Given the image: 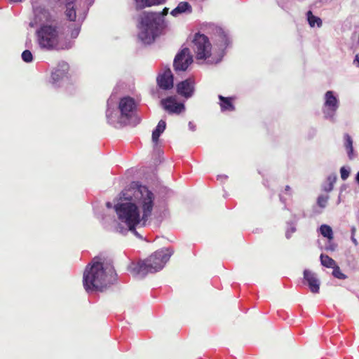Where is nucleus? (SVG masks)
Listing matches in <instances>:
<instances>
[{
    "label": "nucleus",
    "instance_id": "32",
    "mask_svg": "<svg viewBox=\"0 0 359 359\" xmlns=\"http://www.w3.org/2000/svg\"><path fill=\"white\" fill-rule=\"evenodd\" d=\"M315 22H316V25L318 27H320L322 26L323 22L320 18L316 16Z\"/></svg>",
    "mask_w": 359,
    "mask_h": 359
},
{
    "label": "nucleus",
    "instance_id": "5",
    "mask_svg": "<svg viewBox=\"0 0 359 359\" xmlns=\"http://www.w3.org/2000/svg\"><path fill=\"white\" fill-rule=\"evenodd\" d=\"M38 42L41 48L56 49L59 43L57 28L51 25H43L36 32Z\"/></svg>",
    "mask_w": 359,
    "mask_h": 359
},
{
    "label": "nucleus",
    "instance_id": "4",
    "mask_svg": "<svg viewBox=\"0 0 359 359\" xmlns=\"http://www.w3.org/2000/svg\"><path fill=\"white\" fill-rule=\"evenodd\" d=\"M171 255L172 252L168 248L156 250L147 258L140 261L134 267L131 268V273L134 276L140 277H144L149 273H156L164 267Z\"/></svg>",
    "mask_w": 359,
    "mask_h": 359
},
{
    "label": "nucleus",
    "instance_id": "37",
    "mask_svg": "<svg viewBox=\"0 0 359 359\" xmlns=\"http://www.w3.org/2000/svg\"><path fill=\"white\" fill-rule=\"evenodd\" d=\"M355 231H356V229H355V227H353V228L351 229V233H352V236H354V233H355Z\"/></svg>",
    "mask_w": 359,
    "mask_h": 359
},
{
    "label": "nucleus",
    "instance_id": "17",
    "mask_svg": "<svg viewBox=\"0 0 359 359\" xmlns=\"http://www.w3.org/2000/svg\"><path fill=\"white\" fill-rule=\"evenodd\" d=\"M337 175L332 173L327 176L326 181L321 185V189L326 193H329L332 191L334 188V184L337 180Z\"/></svg>",
    "mask_w": 359,
    "mask_h": 359
},
{
    "label": "nucleus",
    "instance_id": "38",
    "mask_svg": "<svg viewBox=\"0 0 359 359\" xmlns=\"http://www.w3.org/2000/svg\"><path fill=\"white\" fill-rule=\"evenodd\" d=\"M285 191H286V192L290 191V186L287 185V186L285 187Z\"/></svg>",
    "mask_w": 359,
    "mask_h": 359
},
{
    "label": "nucleus",
    "instance_id": "29",
    "mask_svg": "<svg viewBox=\"0 0 359 359\" xmlns=\"http://www.w3.org/2000/svg\"><path fill=\"white\" fill-rule=\"evenodd\" d=\"M308 22L311 27H314V15L311 11H309L307 13Z\"/></svg>",
    "mask_w": 359,
    "mask_h": 359
},
{
    "label": "nucleus",
    "instance_id": "12",
    "mask_svg": "<svg viewBox=\"0 0 359 359\" xmlns=\"http://www.w3.org/2000/svg\"><path fill=\"white\" fill-rule=\"evenodd\" d=\"M318 231L327 240L325 245V250L327 251H334L337 248V245L333 243L334 233L332 227L327 224H322L319 227Z\"/></svg>",
    "mask_w": 359,
    "mask_h": 359
},
{
    "label": "nucleus",
    "instance_id": "15",
    "mask_svg": "<svg viewBox=\"0 0 359 359\" xmlns=\"http://www.w3.org/2000/svg\"><path fill=\"white\" fill-rule=\"evenodd\" d=\"M219 100H220V107L222 111H232L235 110V107L233 104V97H224L222 95L218 96Z\"/></svg>",
    "mask_w": 359,
    "mask_h": 359
},
{
    "label": "nucleus",
    "instance_id": "24",
    "mask_svg": "<svg viewBox=\"0 0 359 359\" xmlns=\"http://www.w3.org/2000/svg\"><path fill=\"white\" fill-rule=\"evenodd\" d=\"M321 264L327 268H334L337 264L335 261L328 255L322 254L320 255Z\"/></svg>",
    "mask_w": 359,
    "mask_h": 359
},
{
    "label": "nucleus",
    "instance_id": "10",
    "mask_svg": "<svg viewBox=\"0 0 359 359\" xmlns=\"http://www.w3.org/2000/svg\"><path fill=\"white\" fill-rule=\"evenodd\" d=\"M161 104L169 114H180L185 109L183 103H178L176 97L170 96L161 100Z\"/></svg>",
    "mask_w": 359,
    "mask_h": 359
},
{
    "label": "nucleus",
    "instance_id": "31",
    "mask_svg": "<svg viewBox=\"0 0 359 359\" xmlns=\"http://www.w3.org/2000/svg\"><path fill=\"white\" fill-rule=\"evenodd\" d=\"M35 13L37 15L39 13H43L46 18H48V13L44 8H36L34 9Z\"/></svg>",
    "mask_w": 359,
    "mask_h": 359
},
{
    "label": "nucleus",
    "instance_id": "28",
    "mask_svg": "<svg viewBox=\"0 0 359 359\" xmlns=\"http://www.w3.org/2000/svg\"><path fill=\"white\" fill-rule=\"evenodd\" d=\"M341 178L342 180H346L349 177L350 168H346L343 166L340 168Z\"/></svg>",
    "mask_w": 359,
    "mask_h": 359
},
{
    "label": "nucleus",
    "instance_id": "16",
    "mask_svg": "<svg viewBox=\"0 0 359 359\" xmlns=\"http://www.w3.org/2000/svg\"><path fill=\"white\" fill-rule=\"evenodd\" d=\"M303 274L302 284L308 285L311 292H314V273L311 270L305 269Z\"/></svg>",
    "mask_w": 359,
    "mask_h": 359
},
{
    "label": "nucleus",
    "instance_id": "35",
    "mask_svg": "<svg viewBox=\"0 0 359 359\" xmlns=\"http://www.w3.org/2000/svg\"><path fill=\"white\" fill-rule=\"evenodd\" d=\"M351 241L356 245L358 244L357 240L355 238L354 236H351Z\"/></svg>",
    "mask_w": 359,
    "mask_h": 359
},
{
    "label": "nucleus",
    "instance_id": "36",
    "mask_svg": "<svg viewBox=\"0 0 359 359\" xmlns=\"http://www.w3.org/2000/svg\"><path fill=\"white\" fill-rule=\"evenodd\" d=\"M315 286H316V293L318 292V289H319V283H318V281H317L316 279Z\"/></svg>",
    "mask_w": 359,
    "mask_h": 359
},
{
    "label": "nucleus",
    "instance_id": "40",
    "mask_svg": "<svg viewBox=\"0 0 359 359\" xmlns=\"http://www.w3.org/2000/svg\"><path fill=\"white\" fill-rule=\"evenodd\" d=\"M106 205H107V206L108 208H111V204L109 202L107 203V204H106Z\"/></svg>",
    "mask_w": 359,
    "mask_h": 359
},
{
    "label": "nucleus",
    "instance_id": "19",
    "mask_svg": "<svg viewBox=\"0 0 359 359\" xmlns=\"http://www.w3.org/2000/svg\"><path fill=\"white\" fill-rule=\"evenodd\" d=\"M186 11L191 12V6L187 1L180 2L177 6L171 11V15L177 16L179 14L183 13Z\"/></svg>",
    "mask_w": 359,
    "mask_h": 359
},
{
    "label": "nucleus",
    "instance_id": "18",
    "mask_svg": "<svg viewBox=\"0 0 359 359\" xmlns=\"http://www.w3.org/2000/svg\"><path fill=\"white\" fill-rule=\"evenodd\" d=\"M137 9H142L154 5L163 4L165 0H135Z\"/></svg>",
    "mask_w": 359,
    "mask_h": 359
},
{
    "label": "nucleus",
    "instance_id": "22",
    "mask_svg": "<svg viewBox=\"0 0 359 359\" xmlns=\"http://www.w3.org/2000/svg\"><path fill=\"white\" fill-rule=\"evenodd\" d=\"M165 127V121L163 120H161L158 122L156 129L152 133V140L154 142L157 143L161 134L164 132Z\"/></svg>",
    "mask_w": 359,
    "mask_h": 359
},
{
    "label": "nucleus",
    "instance_id": "7",
    "mask_svg": "<svg viewBox=\"0 0 359 359\" xmlns=\"http://www.w3.org/2000/svg\"><path fill=\"white\" fill-rule=\"evenodd\" d=\"M193 62L192 56L188 48H184L177 54L174 59V69L177 71H186L189 65Z\"/></svg>",
    "mask_w": 359,
    "mask_h": 359
},
{
    "label": "nucleus",
    "instance_id": "26",
    "mask_svg": "<svg viewBox=\"0 0 359 359\" xmlns=\"http://www.w3.org/2000/svg\"><path fill=\"white\" fill-rule=\"evenodd\" d=\"M296 231V227L292 223H288L287 224V229L285 231V236L287 239L291 238L293 233Z\"/></svg>",
    "mask_w": 359,
    "mask_h": 359
},
{
    "label": "nucleus",
    "instance_id": "6",
    "mask_svg": "<svg viewBox=\"0 0 359 359\" xmlns=\"http://www.w3.org/2000/svg\"><path fill=\"white\" fill-rule=\"evenodd\" d=\"M193 50L197 60H207L211 57L212 45L204 34H196L193 39Z\"/></svg>",
    "mask_w": 359,
    "mask_h": 359
},
{
    "label": "nucleus",
    "instance_id": "27",
    "mask_svg": "<svg viewBox=\"0 0 359 359\" xmlns=\"http://www.w3.org/2000/svg\"><path fill=\"white\" fill-rule=\"evenodd\" d=\"M22 59L25 62H30L33 60L32 53L29 50H25L22 53Z\"/></svg>",
    "mask_w": 359,
    "mask_h": 359
},
{
    "label": "nucleus",
    "instance_id": "34",
    "mask_svg": "<svg viewBox=\"0 0 359 359\" xmlns=\"http://www.w3.org/2000/svg\"><path fill=\"white\" fill-rule=\"evenodd\" d=\"M219 37H221V39L224 41V46H226L228 44V39L226 36H219Z\"/></svg>",
    "mask_w": 359,
    "mask_h": 359
},
{
    "label": "nucleus",
    "instance_id": "1",
    "mask_svg": "<svg viewBox=\"0 0 359 359\" xmlns=\"http://www.w3.org/2000/svg\"><path fill=\"white\" fill-rule=\"evenodd\" d=\"M135 197L142 210L140 217L138 207L133 203H124L114 206L118 219L126 224L130 231H135L138 224L145 226L147 220L151 215L154 207V195L145 186H140L135 191Z\"/></svg>",
    "mask_w": 359,
    "mask_h": 359
},
{
    "label": "nucleus",
    "instance_id": "23",
    "mask_svg": "<svg viewBox=\"0 0 359 359\" xmlns=\"http://www.w3.org/2000/svg\"><path fill=\"white\" fill-rule=\"evenodd\" d=\"M67 1V9L65 11V15L67 19L70 21H75L76 18V10L72 6L73 2H70L69 1Z\"/></svg>",
    "mask_w": 359,
    "mask_h": 359
},
{
    "label": "nucleus",
    "instance_id": "2",
    "mask_svg": "<svg viewBox=\"0 0 359 359\" xmlns=\"http://www.w3.org/2000/svg\"><path fill=\"white\" fill-rule=\"evenodd\" d=\"M114 270L111 266L104 267L102 262H93L84 271L83 284L86 292H104L111 284Z\"/></svg>",
    "mask_w": 359,
    "mask_h": 359
},
{
    "label": "nucleus",
    "instance_id": "39",
    "mask_svg": "<svg viewBox=\"0 0 359 359\" xmlns=\"http://www.w3.org/2000/svg\"><path fill=\"white\" fill-rule=\"evenodd\" d=\"M11 1H13V2H21L22 0H10Z\"/></svg>",
    "mask_w": 359,
    "mask_h": 359
},
{
    "label": "nucleus",
    "instance_id": "42",
    "mask_svg": "<svg viewBox=\"0 0 359 359\" xmlns=\"http://www.w3.org/2000/svg\"><path fill=\"white\" fill-rule=\"evenodd\" d=\"M340 201H341V199H340V196H339V199H338V203H337L339 204V203H340Z\"/></svg>",
    "mask_w": 359,
    "mask_h": 359
},
{
    "label": "nucleus",
    "instance_id": "9",
    "mask_svg": "<svg viewBox=\"0 0 359 359\" xmlns=\"http://www.w3.org/2000/svg\"><path fill=\"white\" fill-rule=\"evenodd\" d=\"M325 109L324 116L326 118L334 121L336 111L338 109L339 104L337 97L332 91H327L325 93Z\"/></svg>",
    "mask_w": 359,
    "mask_h": 359
},
{
    "label": "nucleus",
    "instance_id": "3",
    "mask_svg": "<svg viewBox=\"0 0 359 359\" xmlns=\"http://www.w3.org/2000/svg\"><path fill=\"white\" fill-rule=\"evenodd\" d=\"M168 8H163L161 13H144L140 18V39L144 43H151L163 28V20L161 16L166 15Z\"/></svg>",
    "mask_w": 359,
    "mask_h": 359
},
{
    "label": "nucleus",
    "instance_id": "41",
    "mask_svg": "<svg viewBox=\"0 0 359 359\" xmlns=\"http://www.w3.org/2000/svg\"><path fill=\"white\" fill-rule=\"evenodd\" d=\"M219 60H213V59H212V60H210V61L211 62H217Z\"/></svg>",
    "mask_w": 359,
    "mask_h": 359
},
{
    "label": "nucleus",
    "instance_id": "11",
    "mask_svg": "<svg viewBox=\"0 0 359 359\" xmlns=\"http://www.w3.org/2000/svg\"><path fill=\"white\" fill-rule=\"evenodd\" d=\"M194 90L195 82L194 80L191 78H189L184 81H182L177 85V93L186 99L192 97Z\"/></svg>",
    "mask_w": 359,
    "mask_h": 359
},
{
    "label": "nucleus",
    "instance_id": "14",
    "mask_svg": "<svg viewBox=\"0 0 359 359\" xmlns=\"http://www.w3.org/2000/svg\"><path fill=\"white\" fill-rule=\"evenodd\" d=\"M69 70V65L65 62H62L58 65V67L52 73L51 77L54 81H58L65 76Z\"/></svg>",
    "mask_w": 359,
    "mask_h": 359
},
{
    "label": "nucleus",
    "instance_id": "13",
    "mask_svg": "<svg viewBox=\"0 0 359 359\" xmlns=\"http://www.w3.org/2000/svg\"><path fill=\"white\" fill-rule=\"evenodd\" d=\"M157 83L163 90H169L173 87V75L169 68L157 77Z\"/></svg>",
    "mask_w": 359,
    "mask_h": 359
},
{
    "label": "nucleus",
    "instance_id": "25",
    "mask_svg": "<svg viewBox=\"0 0 359 359\" xmlns=\"http://www.w3.org/2000/svg\"><path fill=\"white\" fill-rule=\"evenodd\" d=\"M333 269V271H332V275L338 278V279H341V280H344L346 278V276L345 274H344L340 268L336 265Z\"/></svg>",
    "mask_w": 359,
    "mask_h": 359
},
{
    "label": "nucleus",
    "instance_id": "8",
    "mask_svg": "<svg viewBox=\"0 0 359 359\" xmlns=\"http://www.w3.org/2000/svg\"><path fill=\"white\" fill-rule=\"evenodd\" d=\"M136 107V103L133 98L130 97L121 98L118 104L121 118H126L129 121L134 115Z\"/></svg>",
    "mask_w": 359,
    "mask_h": 359
},
{
    "label": "nucleus",
    "instance_id": "21",
    "mask_svg": "<svg viewBox=\"0 0 359 359\" xmlns=\"http://www.w3.org/2000/svg\"><path fill=\"white\" fill-rule=\"evenodd\" d=\"M330 196L327 194H320L317 198V205L320 210L316 209V214H320L323 210L327 207Z\"/></svg>",
    "mask_w": 359,
    "mask_h": 359
},
{
    "label": "nucleus",
    "instance_id": "33",
    "mask_svg": "<svg viewBox=\"0 0 359 359\" xmlns=\"http://www.w3.org/2000/svg\"><path fill=\"white\" fill-rule=\"evenodd\" d=\"M353 63L357 66L359 67V53L355 55V60L353 61Z\"/></svg>",
    "mask_w": 359,
    "mask_h": 359
},
{
    "label": "nucleus",
    "instance_id": "20",
    "mask_svg": "<svg viewBox=\"0 0 359 359\" xmlns=\"http://www.w3.org/2000/svg\"><path fill=\"white\" fill-rule=\"evenodd\" d=\"M344 137L345 141L344 147L346 149L348 158L350 160H353L355 157V155L353 154V140L351 137L347 133L344 135Z\"/></svg>",
    "mask_w": 359,
    "mask_h": 359
},
{
    "label": "nucleus",
    "instance_id": "30",
    "mask_svg": "<svg viewBox=\"0 0 359 359\" xmlns=\"http://www.w3.org/2000/svg\"><path fill=\"white\" fill-rule=\"evenodd\" d=\"M80 29L79 27H74L71 32L72 38H76L79 34Z\"/></svg>",
    "mask_w": 359,
    "mask_h": 359
}]
</instances>
